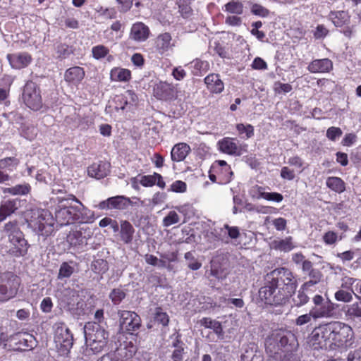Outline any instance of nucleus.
Segmentation results:
<instances>
[{
	"label": "nucleus",
	"instance_id": "nucleus-57",
	"mask_svg": "<svg viewBox=\"0 0 361 361\" xmlns=\"http://www.w3.org/2000/svg\"><path fill=\"white\" fill-rule=\"evenodd\" d=\"M292 90V85L288 83H282L280 81H277L274 84V91L276 94L288 93Z\"/></svg>",
	"mask_w": 361,
	"mask_h": 361
},
{
	"label": "nucleus",
	"instance_id": "nucleus-39",
	"mask_svg": "<svg viewBox=\"0 0 361 361\" xmlns=\"http://www.w3.org/2000/svg\"><path fill=\"white\" fill-rule=\"evenodd\" d=\"M326 186L331 190L341 193L345 190V183L339 177L331 176L326 179Z\"/></svg>",
	"mask_w": 361,
	"mask_h": 361
},
{
	"label": "nucleus",
	"instance_id": "nucleus-44",
	"mask_svg": "<svg viewBox=\"0 0 361 361\" xmlns=\"http://www.w3.org/2000/svg\"><path fill=\"white\" fill-rule=\"evenodd\" d=\"M93 272L99 275H103L109 270L108 262L104 259H94L91 264Z\"/></svg>",
	"mask_w": 361,
	"mask_h": 361
},
{
	"label": "nucleus",
	"instance_id": "nucleus-64",
	"mask_svg": "<svg viewBox=\"0 0 361 361\" xmlns=\"http://www.w3.org/2000/svg\"><path fill=\"white\" fill-rule=\"evenodd\" d=\"M53 308V302L49 297L44 298L40 304V309L44 313H49Z\"/></svg>",
	"mask_w": 361,
	"mask_h": 361
},
{
	"label": "nucleus",
	"instance_id": "nucleus-32",
	"mask_svg": "<svg viewBox=\"0 0 361 361\" xmlns=\"http://www.w3.org/2000/svg\"><path fill=\"white\" fill-rule=\"evenodd\" d=\"M135 228L133 225L126 220L121 221L120 235L123 242L126 244L130 243L133 239Z\"/></svg>",
	"mask_w": 361,
	"mask_h": 361
},
{
	"label": "nucleus",
	"instance_id": "nucleus-59",
	"mask_svg": "<svg viewBox=\"0 0 361 361\" xmlns=\"http://www.w3.org/2000/svg\"><path fill=\"white\" fill-rule=\"evenodd\" d=\"M169 190L174 192L183 193L187 190V185L185 182L178 180L171 185Z\"/></svg>",
	"mask_w": 361,
	"mask_h": 361
},
{
	"label": "nucleus",
	"instance_id": "nucleus-4",
	"mask_svg": "<svg viewBox=\"0 0 361 361\" xmlns=\"http://www.w3.org/2000/svg\"><path fill=\"white\" fill-rule=\"evenodd\" d=\"M4 230L11 244L8 251V255L17 258L25 257L27 254L30 245L25 238L24 233L20 230L18 221H8L5 224Z\"/></svg>",
	"mask_w": 361,
	"mask_h": 361
},
{
	"label": "nucleus",
	"instance_id": "nucleus-10",
	"mask_svg": "<svg viewBox=\"0 0 361 361\" xmlns=\"http://www.w3.org/2000/svg\"><path fill=\"white\" fill-rule=\"evenodd\" d=\"M120 329L128 334H133L141 327V318L133 311L118 310Z\"/></svg>",
	"mask_w": 361,
	"mask_h": 361
},
{
	"label": "nucleus",
	"instance_id": "nucleus-43",
	"mask_svg": "<svg viewBox=\"0 0 361 361\" xmlns=\"http://www.w3.org/2000/svg\"><path fill=\"white\" fill-rule=\"evenodd\" d=\"M191 0H176L178 11L183 18L191 17L193 10L190 6Z\"/></svg>",
	"mask_w": 361,
	"mask_h": 361
},
{
	"label": "nucleus",
	"instance_id": "nucleus-42",
	"mask_svg": "<svg viewBox=\"0 0 361 361\" xmlns=\"http://www.w3.org/2000/svg\"><path fill=\"white\" fill-rule=\"evenodd\" d=\"M20 164L19 159L15 157H8L0 159V169L13 171Z\"/></svg>",
	"mask_w": 361,
	"mask_h": 361
},
{
	"label": "nucleus",
	"instance_id": "nucleus-19",
	"mask_svg": "<svg viewBox=\"0 0 361 361\" xmlns=\"http://www.w3.org/2000/svg\"><path fill=\"white\" fill-rule=\"evenodd\" d=\"M110 164L106 161H99L93 163L87 168V173L90 177L102 179L107 176L110 173Z\"/></svg>",
	"mask_w": 361,
	"mask_h": 361
},
{
	"label": "nucleus",
	"instance_id": "nucleus-22",
	"mask_svg": "<svg viewBox=\"0 0 361 361\" xmlns=\"http://www.w3.org/2000/svg\"><path fill=\"white\" fill-rule=\"evenodd\" d=\"M149 27L142 22L135 23L130 28V38L135 41H145L149 37Z\"/></svg>",
	"mask_w": 361,
	"mask_h": 361
},
{
	"label": "nucleus",
	"instance_id": "nucleus-47",
	"mask_svg": "<svg viewBox=\"0 0 361 361\" xmlns=\"http://www.w3.org/2000/svg\"><path fill=\"white\" fill-rule=\"evenodd\" d=\"M356 298L360 300V302H356L350 305L347 310V315L351 317L361 318V297L355 294Z\"/></svg>",
	"mask_w": 361,
	"mask_h": 361
},
{
	"label": "nucleus",
	"instance_id": "nucleus-52",
	"mask_svg": "<svg viewBox=\"0 0 361 361\" xmlns=\"http://www.w3.org/2000/svg\"><path fill=\"white\" fill-rule=\"evenodd\" d=\"M79 119L80 115L75 111L73 114L65 117L64 123L71 130H75L78 128L79 124L77 123L79 122Z\"/></svg>",
	"mask_w": 361,
	"mask_h": 361
},
{
	"label": "nucleus",
	"instance_id": "nucleus-13",
	"mask_svg": "<svg viewBox=\"0 0 361 361\" xmlns=\"http://www.w3.org/2000/svg\"><path fill=\"white\" fill-rule=\"evenodd\" d=\"M153 95L159 100L171 102L178 97V90L173 83L160 81L154 85Z\"/></svg>",
	"mask_w": 361,
	"mask_h": 361
},
{
	"label": "nucleus",
	"instance_id": "nucleus-11",
	"mask_svg": "<svg viewBox=\"0 0 361 361\" xmlns=\"http://www.w3.org/2000/svg\"><path fill=\"white\" fill-rule=\"evenodd\" d=\"M314 307L310 310L314 314V319L330 318L334 314V304L330 300L325 301L321 295H315L312 299Z\"/></svg>",
	"mask_w": 361,
	"mask_h": 361
},
{
	"label": "nucleus",
	"instance_id": "nucleus-48",
	"mask_svg": "<svg viewBox=\"0 0 361 361\" xmlns=\"http://www.w3.org/2000/svg\"><path fill=\"white\" fill-rule=\"evenodd\" d=\"M126 294L122 288H114L109 293V298L115 305H119L126 298Z\"/></svg>",
	"mask_w": 361,
	"mask_h": 361
},
{
	"label": "nucleus",
	"instance_id": "nucleus-36",
	"mask_svg": "<svg viewBox=\"0 0 361 361\" xmlns=\"http://www.w3.org/2000/svg\"><path fill=\"white\" fill-rule=\"evenodd\" d=\"M254 188L258 194V198H263L266 200L276 202H281L283 200V196L279 192H267L264 191V188L257 185Z\"/></svg>",
	"mask_w": 361,
	"mask_h": 361
},
{
	"label": "nucleus",
	"instance_id": "nucleus-16",
	"mask_svg": "<svg viewBox=\"0 0 361 361\" xmlns=\"http://www.w3.org/2000/svg\"><path fill=\"white\" fill-rule=\"evenodd\" d=\"M137 101L136 94L132 90H127L124 94L115 97L116 108L121 110L130 109Z\"/></svg>",
	"mask_w": 361,
	"mask_h": 361
},
{
	"label": "nucleus",
	"instance_id": "nucleus-25",
	"mask_svg": "<svg viewBox=\"0 0 361 361\" xmlns=\"http://www.w3.org/2000/svg\"><path fill=\"white\" fill-rule=\"evenodd\" d=\"M12 340L18 345V348L26 350L27 348H32L35 344V339L32 335L25 332H18L12 336Z\"/></svg>",
	"mask_w": 361,
	"mask_h": 361
},
{
	"label": "nucleus",
	"instance_id": "nucleus-51",
	"mask_svg": "<svg viewBox=\"0 0 361 361\" xmlns=\"http://www.w3.org/2000/svg\"><path fill=\"white\" fill-rule=\"evenodd\" d=\"M250 12L255 16H257L261 18H266L269 16L270 12L269 10L259 4H252L250 6Z\"/></svg>",
	"mask_w": 361,
	"mask_h": 361
},
{
	"label": "nucleus",
	"instance_id": "nucleus-6",
	"mask_svg": "<svg viewBox=\"0 0 361 361\" xmlns=\"http://www.w3.org/2000/svg\"><path fill=\"white\" fill-rule=\"evenodd\" d=\"M55 219L46 209L38 210L32 216L30 225L39 235L49 236L54 231Z\"/></svg>",
	"mask_w": 361,
	"mask_h": 361
},
{
	"label": "nucleus",
	"instance_id": "nucleus-45",
	"mask_svg": "<svg viewBox=\"0 0 361 361\" xmlns=\"http://www.w3.org/2000/svg\"><path fill=\"white\" fill-rule=\"evenodd\" d=\"M71 264H73L72 261L70 262H64L61 264L57 276L59 279H63L71 276L74 272V267Z\"/></svg>",
	"mask_w": 361,
	"mask_h": 361
},
{
	"label": "nucleus",
	"instance_id": "nucleus-17",
	"mask_svg": "<svg viewBox=\"0 0 361 361\" xmlns=\"http://www.w3.org/2000/svg\"><path fill=\"white\" fill-rule=\"evenodd\" d=\"M13 68L22 69L27 67L32 60V56L27 52L8 54L6 56Z\"/></svg>",
	"mask_w": 361,
	"mask_h": 361
},
{
	"label": "nucleus",
	"instance_id": "nucleus-29",
	"mask_svg": "<svg viewBox=\"0 0 361 361\" xmlns=\"http://www.w3.org/2000/svg\"><path fill=\"white\" fill-rule=\"evenodd\" d=\"M110 78L111 81L128 82L132 78L131 71L129 69L115 67L111 70Z\"/></svg>",
	"mask_w": 361,
	"mask_h": 361
},
{
	"label": "nucleus",
	"instance_id": "nucleus-31",
	"mask_svg": "<svg viewBox=\"0 0 361 361\" xmlns=\"http://www.w3.org/2000/svg\"><path fill=\"white\" fill-rule=\"evenodd\" d=\"M87 237L83 235L82 228L71 231L66 236V241L71 247H78L87 243Z\"/></svg>",
	"mask_w": 361,
	"mask_h": 361
},
{
	"label": "nucleus",
	"instance_id": "nucleus-23",
	"mask_svg": "<svg viewBox=\"0 0 361 361\" xmlns=\"http://www.w3.org/2000/svg\"><path fill=\"white\" fill-rule=\"evenodd\" d=\"M219 149L221 152L230 155H240V148L234 141L233 138L224 137L218 142Z\"/></svg>",
	"mask_w": 361,
	"mask_h": 361
},
{
	"label": "nucleus",
	"instance_id": "nucleus-62",
	"mask_svg": "<svg viewBox=\"0 0 361 361\" xmlns=\"http://www.w3.org/2000/svg\"><path fill=\"white\" fill-rule=\"evenodd\" d=\"M116 2L119 11L126 13L132 8L133 0H116Z\"/></svg>",
	"mask_w": 361,
	"mask_h": 361
},
{
	"label": "nucleus",
	"instance_id": "nucleus-37",
	"mask_svg": "<svg viewBox=\"0 0 361 361\" xmlns=\"http://www.w3.org/2000/svg\"><path fill=\"white\" fill-rule=\"evenodd\" d=\"M192 73L195 76H201L205 74L210 68L209 63L207 61H203L200 59H195L191 62Z\"/></svg>",
	"mask_w": 361,
	"mask_h": 361
},
{
	"label": "nucleus",
	"instance_id": "nucleus-27",
	"mask_svg": "<svg viewBox=\"0 0 361 361\" xmlns=\"http://www.w3.org/2000/svg\"><path fill=\"white\" fill-rule=\"evenodd\" d=\"M328 18L337 27L348 25L350 20V16L347 11H331Z\"/></svg>",
	"mask_w": 361,
	"mask_h": 361
},
{
	"label": "nucleus",
	"instance_id": "nucleus-5",
	"mask_svg": "<svg viewBox=\"0 0 361 361\" xmlns=\"http://www.w3.org/2000/svg\"><path fill=\"white\" fill-rule=\"evenodd\" d=\"M85 337L87 343L94 353L102 351L106 345L108 332L97 322H87L85 325Z\"/></svg>",
	"mask_w": 361,
	"mask_h": 361
},
{
	"label": "nucleus",
	"instance_id": "nucleus-9",
	"mask_svg": "<svg viewBox=\"0 0 361 361\" xmlns=\"http://www.w3.org/2000/svg\"><path fill=\"white\" fill-rule=\"evenodd\" d=\"M54 342L59 350L67 353L73 344V336L63 322H56L54 326Z\"/></svg>",
	"mask_w": 361,
	"mask_h": 361
},
{
	"label": "nucleus",
	"instance_id": "nucleus-63",
	"mask_svg": "<svg viewBox=\"0 0 361 361\" xmlns=\"http://www.w3.org/2000/svg\"><path fill=\"white\" fill-rule=\"evenodd\" d=\"M341 281H342V283H341L342 288L346 289L348 290L351 291L352 293H354L353 289V285L357 281L356 279L349 277V276H344Z\"/></svg>",
	"mask_w": 361,
	"mask_h": 361
},
{
	"label": "nucleus",
	"instance_id": "nucleus-24",
	"mask_svg": "<svg viewBox=\"0 0 361 361\" xmlns=\"http://www.w3.org/2000/svg\"><path fill=\"white\" fill-rule=\"evenodd\" d=\"M207 88L212 93L219 94L223 92L224 84L220 78V75L216 73H211L204 79Z\"/></svg>",
	"mask_w": 361,
	"mask_h": 361
},
{
	"label": "nucleus",
	"instance_id": "nucleus-38",
	"mask_svg": "<svg viewBox=\"0 0 361 361\" xmlns=\"http://www.w3.org/2000/svg\"><path fill=\"white\" fill-rule=\"evenodd\" d=\"M223 10L229 14L243 15L244 5L240 0H231L224 6Z\"/></svg>",
	"mask_w": 361,
	"mask_h": 361
},
{
	"label": "nucleus",
	"instance_id": "nucleus-7",
	"mask_svg": "<svg viewBox=\"0 0 361 361\" xmlns=\"http://www.w3.org/2000/svg\"><path fill=\"white\" fill-rule=\"evenodd\" d=\"M21 284L16 274L6 271L0 275V302H6L16 297Z\"/></svg>",
	"mask_w": 361,
	"mask_h": 361
},
{
	"label": "nucleus",
	"instance_id": "nucleus-53",
	"mask_svg": "<svg viewBox=\"0 0 361 361\" xmlns=\"http://www.w3.org/2000/svg\"><path fill=\"white\" fill-rule=\"evenodd\" d=\"M185 259L189 261L188 266L191 270L196 271L202 267V263L195 259L192 252H187L185 254Z\"/></svg>",
	"mask_w": 361,
	"mask_h": 361
},
{
	"label": "nucleus",
	"instance_id": "nucleus-34",
	"mask_svg": "<svg viewBox=\"0 0 361 361\" xmlns=\"http://www.w3.org/2000/svg\"><path fill=\"white\" fill-rule=\"evenodd\" d=\"M91 52L92 56L96 60H102L105 58L109 62L114 60V56L110 54V49L103 44L94 46Z\"/></svg>",
	"mask_w": 361,
	"mask_h": 361
},
{
	"label": "nucleus",
	"instance_id": "nucleus-55",
	"mask_svg": "<svg viewBox=\"0 0 361 361\" xmlns=\"http://www.w3.org/2000/svg\"><path fill=\"white\" fill-rule=\"evenodd\" d=\"M352 293L350 290L341 289L335 293L334 297L337 301L348 302L353 300Z\"/></svg>",
	"mask_w": 361,
	"mask_h": 361
},
{
	"label": "nucleus",
	"instance_id": "nucleus-1",
	"mask_svg": "<svg viewBox=\"0 0 361 361\" xmlns=\"http://www.w3.org/2000/svg\"><path fill=\"white\" fill-rule=\"evenodd\" d=\"M297 288L293 272L286 267L276 268L265 277L264 286L259 290L260 300L269 305H285Z\"/></svg>",
	"mask_w": 361,
	"mask_h": 361
},
{
	"label": "nucleus",
	"instance_id": "nucleus-56",
	"mask_svg": "<svg viewBox=\"0 0 361 361\" xmlns=\"http://www.w3.org/2000/svg\"><path fill=\"white\" fill-rule=\"evenodd\" d=\"M303 290L304 289L300 288V290H298L297 295L293 299V304L296 307H301L307 304L309 301V297Z\"/></svg>",
	"mask_w": 361,
	"mask_h": 361
},
{
	"label": "nucleus",
	"instance_id": "nucleus-26",
	"mask_svg": "<svg viewBox=\"0 0 361 361\" xmlns=\"http://www.w3.org/2000/svg\"><path fill=\"white\" fill-rule=\"evenodd\" d=\"M190 151L191 149L189 145L185 142H179L175 145L171 149V159L176 162L182 161L186 158Z\"/></svg>",
	"mask_w": 361,
	"mask_h": 361
},
{
	"label": "nucleus",
	"instance_id": "nucleus-60",
	"mask_svg": "<svg viewBox=\"0 0 361 361\" xmlns=\"http://www.w3.org/2000/svg\"><path fill=\"white\" fill-rule=\"evenodd\" d=\"M343 132L338 127H330L326 130V137L331 141H335L337 137L341 136Z\"/></svg>",
	"mask_w": 361,
	"mask_h": 361
},
{
	"label": "nucleus",
	"instance_id": "nucleus-46",
	"mask_svg": "<svg viewBox=\"0 0 361 361\" xmlns=\"http://www.w3.org/2000/svg\"><path fill=\"white\" fill-rule=\"evenodd\" d=\"M154 320L156 323L167 326L169 323V317L166 312L163 311L160 307H156L154 315Z\"/></svg>",
	"mask_w": 361,
	"mask_h": 361
},
{
	"label": "nucleus",
	"instance_id": "nucleus-18",
	"mask_svg": "<svg viewBox=\"0 0 361 361\" xmlns=\"http://www.w3.org/2000/svg\"><path fill=\"white\" fill-rule=\"evenodd\" d=\"M333 62L329 59H314L307 69L311 73H326L333 70Z\"/></svg>",
	"mask_w": 361,
	"mask_h": 361
},
{
	"label": "nucleus",
	"instance_id": "nucleus-54",
	"mask_svg": "<svg viewBox=\"0 0 361 361\" xmlns=\"http://www.w3.org/2000/svg\"><path fill=\"white\" fill-rule=\"evenodd\" d=\"M180 217L175 211H170L163 219V226L169 227L173 224L178 223Z\"/></svg>",
	"mask_w": 361,
	"mask_h": 361
},
{
	"label": "nucleus",
	"instance_id": "nucleus-15",
	"mask_svg": "<svg viewBox=\"0 0 361 361\" xmlns=\"http://www.w3.org/2000/svg\"><path fill=\"white\" fill-rule=\"evenodd\" d=\"M131 203L130 199L125 196H115L102 201L99 204L101 209H118L123 210L126 209Z\"/></svg>",
	"mask_w": 361,
	"mask_h": 361
},
{
	"label": "nucleus",
	"instance_id": "nucleus-30",
	"mask_svg": "<svg viewBox=\"0 0 361 361\" xmlns=\"http://www.w3.org/2000/svg\"><path fill=\"white\" fill-rule=\"evenodd\" d=\"M17 200H8L0 205V223L18 209Z\"/></svg>",
	"mask_w": 361,
	"mask_h": 361
},
{
	"label": "nucleus",
	"instance_id": "nucleus-41",
	"mask_svg": "<svg viewBox=\"0 0 361 361\" xmlns=\"http://www.w3.org/2000/svg\"><path fill=\"white\" fill-rule=\"evenodd\" d=\"M310 280L305 282L302 286V289H309L311 286L317 284L322 280V273L318 269H314L308 272Z\"/></svg>",
	"mask_w": 361,
	"mask_h": 361
},
{
	"label": "nucleus",
	"instance_id": "nucleus-2",
	"mask_svg": "<svg viewBox=\"0 0 361 361\" xmlns=\"http://www.w3.org/2000/svg\"><path fill=\"white\" fill-rule=\"evenodd\" d=\"M354 342L352 327L343 322L334 321L319 324L312 331L310 343L314 349L334 350L345 349Z\"/></svg>",
	"mask_w": 361,
	"mask_h": 361
},
{
	"label": "nucleus",
	"instance_id": "nucleus-50",
	"mask_svg": "<svg viewBox=\"0 0 361 361\" xmlns=\"http://www.w3.org/2000/svg\"><path fill=\"white\" fill-rule=\"evenodd\" d=\"M235 128L240 135L245 134L243 137L245 139H249L254 135V127L251 124L238 123Z\"/></svg>",
	"mask_w": 361,
	"mask_h": 361
},
{
	"label": "nucleus",
	"instance_id": "nucleus-3",
	"mask_svg": "<svg viewBox=\"0 0 361 361\" xmlns=\"http://www.w3.org/2000/svg\"><path fill=\"white\" fill-rule=\"evenodd\" d=\"M298 345L296 336L290 331L281 330L273 333L265 341L266 351L271 356L280 352L294 351Z\"/></svg>",
	"mask_w": 361,
	"mask_h": 361
},
{
	"label": "nucleus",
	"instance_id": "nucleus-20",
	"mask_svg": "<svg viewBox=\"0 0 361 361\" xmlns=\"http://www.w3.org/2000/svg\"><path fill=\"white\" fill-rule=\"evenodd\" d=\"M139 182L145 188H151L154 185L162 190L166 188V182L164 180V177L157 172L149 175L141 176Z\"/></svg>",
	"mask_w": 361,
	"mask_h": 361
},
{
	"label": "nucleus",
	"instance_id": "nucleus-61",
	"mask_svg": "<svg viewBox=\"0 0 361 361\" xmlns=\"http://www.w3.org/2000/svg\"><path fill=\"white\" fill-rule=\"evenodd\" d=\"M312 319H314V314L312 313V311L310 310L309 313L298 317L295 319V324L298 326L305 325L306 324L310 323Z\"/></svg>",
	"mask_w": 361,
	"mask_h": 361
},
{
	"label": "nucleus",
	"instance_id": "nucleus-33",
	"mask_svg": "<svg viewBox=\"0 0 361 361\" xmlns=\"http://www.w3.org/2000/svg\"><path fill=\"white\" fill-rule=\"evenodd\" d=\"M184 346L185 344L181 340V334L178 333L172 342V347L174 348L171 355L173 361H182L183 360Z\"/></svg>",
	"mask_w": 361,
	"mask_h": 361
},
{
	"label": "nucleus",
	"instance_id": "nucleus-21",
	"mask_svg": "<svg viewBox=\"0 0 361 361\" xmlns=\"http://www.w3.org/2000/svg\"><path fill=\"white\" fill-rule=\"evenodd\" d=\"M85 72L83 68L73 66L68 68L64 73V80L69 85H78L84 78Z\"/></svg>",
	"mask_w": 361,
	"mask_h": 361
},
{
	"label": "nucleus",
	"instance_id": "nucleus-40",
	"mask_svg": "<svg viewBox=\"0 0 361 361\" xmlns=\"http://www.w3.org/2000/svg\"><path fill=\"white\" fill-rule=\"evenodd\" d=\"M31 190L29 183L18 184L11 188H4V193H9L13 195H24L28 194Z\"/></svg>",
	"mask_w": 361,
	"mask_h": 361
},
{
	"label": "nucleus",
	"instance_id": "nucleus-14",
	"mask_svg": "<svg viewBox=\"0 0 361 361\" xmlns=\"http://www.w3.org/2000/svg\"><path fill=\"white\" fill-rule=\"evenodd\" d=\"M212 171L217 173L220 184L228 183L233 176L230 165L224 160H216L212 165Z\"/></svg>",
	"mask_w": 361,
	"mask_h": 361
},
{
	"label": "nucleus",
	"instance_id": "nucleus-49",
	"mask_svg": "<svg viewBox=\"0 0 361 361\" xmlns=\"http://www.w3.org/2000/svg\"><path fill=\"white\" fill-rule=\"evenodd\" d=\"M73 53L72 47L66 44L61 43L56 47V57L60 59H63L68 57Z\"/></svg>",
	"mask_w": 361,
	"mask_h": 361
},
{
	"label": "nucleus",
	"instance_id": "nucleus-12",
	"mask_svg": "<svg viewBox=\"0 0 361 361\" xmlns=\"http://www.w3.org/2000/svg\"><path fill=\"white\" fill-rule=\"evenodd\" d=\"M81 214V207L79 206L64 207L56 211L55 221L60 226H66L79 221Z\"/></svg>",
	"mask_w": 361,
	"mask_h": 361
},
{
	"label": "nucleus",
	"instance_id": "nucleus-28",
	"mask_svg": "<svg viewBox=\"0 0 361 361\" xmlns=\"http://www.w3.org/2000/svg\"><path fill=\"white\" fill-rule=\"evenodd\" d=\"M172 37L169 32L159 35L155 39L156 50L161 54L168 51L173 46Z\"/></svg>",
	"mask_w": 361,
	"mask_h": 361
},
{
	"label": "nucleus",
	"instance_id": "nucleus-58",
	"mask_svg": "<svg viewBox=\"0 0 361 361\" xmlns=\"http://www.w3.org/2000/svg\"><path fill=\"white\" fill-rule=\"evenodd\" d=\"M240 16L233 14L228 16L225 19V23L230 26H240L243 23V18Z\"/></svg>",
	"mask_w": 361,
	"mask_h": 361
},
{
	"label": "nucleus",
	"instance_id": "nucleus-35",
	"mask_svg": "<svg viewBox=\"0 0 361 361\" xmlns=\"http://www.w3.org/2000/svg\"><path fill=\"white\" fill-rule=\"evenodd\" d=\"M271 247L276 250L288 252L292 250L295 245L293 243V238L288 236L284 239L274 240L271 243Z\"/></svg>",
	"mask_w": 361,
	"mask_h": 361
},
{
	"label": "nucleus",
	"instance_id": "nucleus-8",
	"mask_svg": "<svg viewBox=\"0 0 361 361\" xmlns=\"http://www.w3.org/2000/svg\"><path fill=\"white\" fill-rule=\"evenodd\" d=\"M23 100L33 111L42 109L43 103L39 87L33 81H27L23 88Z\"/></svg>",
	"mask_w": 361,
	"mask_h": 361
}]
</instances>
